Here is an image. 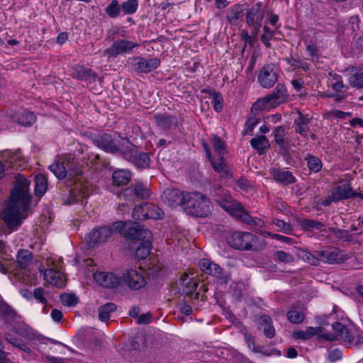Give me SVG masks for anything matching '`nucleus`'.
Wrapping results in <instances>:
<instances>
[{"mask_svg":"<svg viewBox=\"0 0 363 363\" xmlns=\"http://www.w3.org/2000/svg\"><path fill=\"white\" fill-rule=\"evenodd\" d=\"M258 329H263V334L267 338H272L275 336L276 330L273 325L272 318L266 314L260 315L257 320Z\"/></svg>","mask_w":363,"mask_h":363,"instance_id":"nucleus-27","label":"nucleus"},{"mask_svg":"<svg viewBox=\"0 0 363 363\" xmlns=\"http://www.w3.org/2000/svg\"><path fill=\"white\" fill-rule=\"evenodd\" d=\"M150 194V190L141 182H138L123 189L120 196L126 201L135 202L136 200L147 199Z\"/></svg>","mask_w":363,"mask_h":363,"instance_id":"nucleus-12","label":"nucleus"},{"mask_svg":"<svg viewBox=\"0 0 363 363\" xmlns=\"http://www.w3.org/2000/svg\"><path fill=\"white\" fill-rule=\"evenodd\" d=\"M132 173L128 169H118L112 174V183L114 186H125L131 180Z\"/></svg>","mask_w":363,"mask_h":363,"instance_id":"nucleus-32","label":"nucleus"},{"mask_svg":"<svg viewBox=\"0 0 363 363\" xmlns=\"http://www.w3.org/2000/svg\"><path fill=\"white\" fill-rule=\"evenodd\" d=\"M122 279L132 290H139L146 285L144 277L137 270L130 269L123 274Z\"/></svg>","mask_w":363,"mask_h":363,"instance_id":"nucleus-18","label":"nucleus"},{"mask_svg":"<svg viewBox=\"0 0 363 363\" xmlns=\"http://www.w3.org/2000/svg\"><path fill=\"white\" fill-rule=\"evenodd\" d=\"M270 174L277 182L284 186L294 184L296 182L292 172L286 169L272 168L270 169Z\"/></svg>","mask_w":363,"mask_h":363,"instance_id":"nucleus-25","label":"nucleus"},{"mask_svg":"<svg viewBox=\"0 0 363 363\" xmlns=\"http://www.w3.org/2000/svg\"><path fill=\"white\" fill-rule=\"evenodd\" d=\"M244 5L235 4L227 12L226 18L228 22L237 26L243 17Z\"/></svg>","mask_w":363,"mask_h":363,"instance_id":"nucleus-34","label":"nucleus"},{"mask_svg":"<svg viewBox=\"0 0 363 363\" xmlns=\"http://www.w3.org/2000/svg\"><path fill=\"white\" fill-rule=\"evenodd\" d=\"M79 196L74 190V187L66 188L62 194V199L65 204H72L80 201Z\"/></svg>","mask_w":363,"mask_h":363,"instance_id":"nucleus-47","label":"nucleus"},{"mask_svg":"<svg viewBox=\"0 0 363 363\" xmlns=\"http://www.w3.org/2000/svg\"><path fill=\"white\" fill-rule=\"evenodd\" d=\"M142 211V220L145 219H162L164 216L163 211L152 203H143L136 206L133 211V218L135 220H140V216L138 213V211Z\"/></svg>","mask_w":363,"mask_h":363,"instance_id":"nucleus-11","label":"nucleus"},{"mask_svg":"<svg viewBox=\"0 0 363 363\" xmlns=\"http://www.w3.org/2000/svg\"><path fill=\"white\" fill-rule=\"evenodd\" d=\"M264 33L260 37V40L267 47L271 48L270 40L274 35V31L270 30L267 26L263 28Z\"/></svg>","mask_w":363,"mask_h":363,"instance_id":"nucleus-59","label":"nucleus"},{"mask_svg":"<svg viewBox=\"0 0 363 363\" xmlns=\"http://www.w3.org/2000/svg\"><path fill=\"white\" fill-rule=\"evenodd\" d=\"M252 35H249L247 30H242L240 33L241 39L244 40L245 43H248L251 46H253L256 41L255 30L252 32Z\"/></svg>","mask_w":363,"mask_h":363,"instance_id":"nucleus-63","label":"nucleus"},{"mask_svg":"<svg viewBox=\"0 0 363 363\" xmlns=\"http://www.w3.org/2000/svg\"><path fill=\"white\" fill-rule=\"evenodd\" d=\"M294 257L290 253L283 250L277 251L274 254V260L284 263H290L294 261Z\"/></svg>","mask_w":363,"mask_h":363,"instance_id":"nucleus-60","label":"nucleus"},{"mask_svg":"<svg viewBox=\"0 0 363 363\" xmlns=\"http://www.w3.org/2000/svg\"><path fill=\"white\" fill-rule=\"evenodd\" d=\"M328 230L333 233L335 238L340 240L347 242H350L353 240V235L346 230L331 227L328 228Z\"/></svg>","mask_w":363,"mask_h":363,"instance_id":"nucleus-49","label":"nucleus"},{"mask_svg":"<svg viewBox=\"0 0 363 363\" xmlns=\"http://www.w3.org/2000/svg\"><path fill=\"white\" fill-rule=\"evenodd\" d=\"M121 11V6L118 0H112L111 3L106 6L105 11L106 13L112 18H116L119 16Z\"/></svg>","mask_w":363,"mask_h":363,"instance_id":"nucleus-52","label":"nucleus"},{"mask_svg":"<svg viewBox=\"0 0 363 363\" xmlns=\"http://www.w3.org/2000/svg\"><path fill=\"white\" fill-rule=\"evenodd\" d=\"M35 116L31 111H23L18 115L17 122L23 126H30L35 121Z\"/></svg>","mask_w":363,"mask_h":363,"instance_id":"nucleus-50","label":"nucleus"},{"mask_svg":"<svg viewBox=\"0 0 363 363\" xmlns=\"http://www.w3.org/2000/svg\"><path fill=\"white\" fill-rule=\"evenodd\" d=\"M251 233L235 231L228 238V243L233 248L242 251H249Z\"/></svg>","mask_w":363,"mask_h":363,"instance_id":"nucleus-17","label":"nucleus"},{"mask_svg":"<svg viewBox=\"0 0 363 363\" xmlns=\"http://www.w3.org/2000/svg\"><path fill=\"white\" fill-rule=\"evenodd\" d=\"M136 247H131L129 248L135 252V257L138 259H143L146 258L150 253L152 249V239H144L140 242H137Z\"/></svg>","mask_w":363,"mask_h":363,"instance_id":"nucleus-30","label":"nucleus"},{"mask_svg":"<svg viewBox=\"0 0 363 363\" xmlns=\"http://www.w3.org/2000/svg\"><path fill=\"white\" fill-rule=\"evenodd\" d=\"M62 162H64V164L67 168L69 173V176H72V175L76 176V175H79L81 174L80 169H79L77 168V169L73 168V166L74 164V157L73 156H72L71 155H65L62 159Z\"/></svg>","mask_w":363,"mask_h":363,"instance_id":"nucleus-55","label":"nucleus"},{"mask_svg":"<svg viewBox=\"0 0 363 363\" xmlns=\"http://www.w3.org/2000/svg\"><path fill=\"white\" fill-rule=\"evenodd\" d=\"M15 179L6 207L0 213L1 218L11 231L17 230L27 218L33 198L30 192V181L21 174H18Z\"/></svg>","mask_w":363,"mask_h":363,"instance_id":"nucleus-1","label":"nucleus"},{"mask_svg":"<svg viewBox=\"0 0 363 363\" xmlns=\"http://www.w3.org/2000/svg\"><path fill=\"white\" fill-rule=\"evenodd\" d=\"M60 301L64 306H74L78 303V298L74 294H62L60 295Z\"/></svg>","mask_w":363,"mask_h":363,"instance_id":"nucleus-58","label":"nucleus"},{"mask_svg":"<svg viewBox=\"0 0 363 363\" xmlns=\"http://www.w3.org/2000/svg\"><path fill=\"white\" fill-rule=\"evenodd\" d=\"M45 276L47 277H50V282L52 284H55L56 286L61 285V282L58 283L57 281H55L56 278L57 277L59 278V277H60V274L57 272L54 271L52 269H48L45 272Z\"/></svg>","mask_w":363,"mask_h":363,"instance_id":"nucleus-64","label":"nucleus"},{"mask_svg":"<svg viewBox=\"0 0 363 363\" xmlns=\"http://www.w3.org/2000/svg\"><path fill=\"white\" fill-rule=\"evenodd\" d=\"M213 147L219 156H223L226 152L225 144L218 135H213L212 139Z\"/></svg>","mask_w":363,"mask_h":363,"instance_id":"nucleus-56","label":"nucleus"},{"mask_svg":"<svg viewBox=\"0 0 363 363\" xmlns=\"http://www.w3.org/2000/svg\"><path fill=\"white\" fill-rule=\"evenodd\" d=\"M49 169L59 179H65L69 172L64 162H55L50 165Z\"/></svg>","mask_w":363,"mask_h":363,"instance_id":"nucleus-43","label":"nucleus"},{"mask_svg":"<svg viewBox=\"0 0 363 363\" xmlns=\"http://www.w3.org/2000/svg\"><path fill=\"white\" fill-rule=\"evenodd\" d=\"M138 7V0H128L121 5V11L128 15L133 14Z\"/></svg>","mask_w":363,"mask_h":363,"instance_id":"nucleus-53","label":"nucleus"},{"mask_svg":"<svg viewBox=\"0 0 363 363\" xmlns=\"http://www.w3.org/2000/svg\"><path fill=\"white\" fill-rule=\"evenodd\" d=\"M45 290L42 287H38L33 291V297L43 304L47 303V299L45 297Z\"/></svg>","mask_w":363,"mask_h":363,"instance_id":"nucleus-62","label":"nucleus"},{"mask_svg":"<svg viewBox=\"0 0 363 363\" xmlns=\"http://www.w3.org/2000/svg\"><path fill=\"white\" fill-rule=\"evenodd\" d=\"M198 286L199 281L195 277L191 278L184 273L178 281L171 284L169 291L173 294H179L184 302L194 303L200 297L199 291H196Z\"/></svg>","mask_w":363,"mask_h":363,"instance_id":"nucleus-4","label":"nucleus"},{"mask_svg":"<svg viewBox=\"0 0 363 363\" xmlns=\"http://www.w3.org/2000/svg\"><path fill=\"white\" fill-rule=\"evenodd\" d=\"M186 193L177 189H167L162 195L163 202L171 208L182 206L184 208L186 202Z\"/></svg>","mask_w":363,"mask_h":363,"instance_id":"nucleus-13","label":"nucleus"},{"mask_svg":"<svg viewBox=\"0 0 363 363\" xmlns=\"http://www.w3.org/2000/svg\"><path fill=\"white\" fill-rule=\"evenodd\" d=\"M249 251L259 252L266 247L265 240L252 233L250 235Z\"/></svg>","mask_w":363,"mask_h":363,"instance_id":"nucleus-46","label":"nucleus"},{"mask_svg":"<svg viewBox=\"0 0 363 363\" xmlns=\"http://www.w3.org/2000/svg\"><path fill=\"white\" fill-rule=\"evenodd\" d=\"M216 201L220 207L229 213L239 217L245 223H250L251 222L252 218L245 212L242 204L233 199L230 194H223L216 199Z\"/></svg>","mask_w":363,"mask_h":363,"instance_id":"nucleus-7","label":"nucleus"},{"mask_svg":"<svg viewBox=\"0 0 363 363\" xmlns=\"http://www.w3.org/2000/svg\"><path fill=\"white\" fill-rule=\"evenodd\" d=\"M1 157L8 164L9 167L13 168L17 164L20 156L18 152H12L9 150H6L1 152Z\"/></svg>","mask_w":363,"mask_h":363,"instance_id":"nucleus-48","label":"nucleus"},{"mask_svg":"<svg viewBox=\"0 0 363 363\" xmlns=\"http://www.w3.org/2000/svg\"><path fill=\"white\" fill-rule=\"evenodd\" d=\"M123 151L120 157L130 162L138 169H146L150 166V158L149 154L140 151L138 146L129 140L123 145Z\"/></svg>","mask_w":363,"mask_h":363,"instance_id":"nucleus-6","label":"nucleus"},{"mask_svg":"<svg viewBox=\"0 0 363 363\" xmlns=\"http://www.w3.org/2000/svg\"><path fill=\"white\" fill-rule=\"evenodd\" d=\"M139 45L127 40H117L112 45L106 49L104 52L111 57H116L118 55L130 52L133 48L138 47Z\"/></svg>","mask_w":363,"mask_h":363,"instance_id":"nucleus-15","label":"nucleus"},{"mask_svg":"<svg viewBox=\"0 0 363 363\" xmlns=\"http://www.w3.org/2000/svg\"><path fill=\"white\" fill-rule=\"evenodd\" d=\"M134 60L133 67L138 73H149L157 69L160 64V60L156 57L149 60L144 57H135Z\"/></svg>","mask_w":363,"mask_h":363,"instance_id":"nucleus-22","label":"nucleus"},{"mask_svg":"<svg viewBox=\"0 0 363 363\" xmlns=\"http://www.w3.org/2000/svg\"><path fill=\"white\" fill-rule=\"evenodd\" d=\"M264 18V11L262 10V3L254 4L246 13V23L253 27L255 34L257 35Z\"/></svg>","mask_w":363,"mask_h":363,"instance_id":"nucleus-16","label":"nucleus"},{"mask_svg":"<svg viewBox=\"0 0 363 363\" xmlns=\"http://www.w3.org/2000/svg\"><path fill=\"white\" fill-rule=\"evenodd\" d=\"M298 225L305 231H312L313 229L320 230L324 224L320 221L308 218H300L298 220Z\"/></svg>","mask_w":363,"mask_h":363,"instance_id":"nucleus-41","label":"nucleus"},{"mask_svg":"<svg viewBox=\"0 0 363 363\" xmlns=\"http://www.w3.org/2000/svg\"><path fill=\"white\" fill-rule=\"evenodd\" d=\"M115 231L113 224L112 226L105 225L95 228L86 235L85 240L89 247H94L98 244L106 242Z\"/></svg>","mask_w":363,"mask_h":363,"instance_id":"nucleus-10","label":"nucleus"},{"mask_svg":"<svg viewBox=\"0 0 363 363\" xmlns=\"http://www.w3.org/2000/svg\"><path fill=\"white\" fill-rule=\"evenodd\" d=\"M93 277L99 284L105 288H116L121 282L119 277L112 272H96Z\"/></svg>","mask_w":363,"mask_h":363,"instance_id":"nucleus-20","label":"nucleus"},{"mask_svg":"<svg viewBox=\"0 0 363 363\" xmlns=\"http://www.w3.org/2000/svg\"><path fill=\"white\" fill-rule=\"evenodd\" d=\"M202 92L208 93L213 96L212 103L213 105L214 110L216 112H220L223 110V96L219 92L215 91H206L203 89Z\"/></svg>","mask_w":363,"mask_h":363,"instance_id":"nucleus-51","label":"nucleus"},{"mask_svg":"<svg viewBox=\"0 0 363 363\" xmlns=\"http://www.w3.org/2000/svg\"><path fill=\"white\" fill-rule=\"evenodd\" d=\"M114 229L122 235L130 245L137 244L144 239H152V233L143 225L133 221H118L113 223Z\"/></svg>","mask_w":363,"mask_h":363,"instance_id":"nucleus-2","label":"nucleus"},{"mask_svg":"<svg viewBox=\"0 0 363 363\" xmlns=\"http://www.w3.org/2000/svg\"><path fill=\"white\" fill-rule=\"evenodd\" d=\"M74 190L79 196L80 201L82 202L83 199L87 198L94 191V187L88 182L83 183L82 182H74Z\"/></svg>","mask_w":363,"mask_h":363,"instance_id":"nucleus-37","label":"nucleus"},{"mask_svg":"<svg viewBox=\"0 0 363 363\" xmlns=\"http://www.w3.org/2000/svg\"><path fill=\"white\" fill-rule=\"evenodd\" d=\"M332 327L336 335L345 344L352 342L351 339L352 334L345 325L339 322H335L332 325Z\"/></svg>","mask_w":363,"mask_h":363,"instance_id":"nucleus-38","label":"nucleus"},{"mask_svg":"<svg viewBox=\"0 0 363 363\" xmlns=\"http://www.w3.org/2000/svg\"><path fill=\"white\" fill-rule=\"evenodd\" d=\"M259 121L260 119L259 118H257L255 116L252 117H249L245 123V134H246L247 132H252L255 127L258 124Z\"/></svg>","mask_w":363,"mask_h":363,"instance_id":"nucleus-61","label":"nucleus"},{"mask_svg":"<svg viewBox=\"0 0 363 363\" xmlns=\"http://www.w3.org/2000/svg\"><path fill=\"white\" fill-rule=\"evenodd\" d=\"M251 146L257 151L259 155L264 153L265 149L270 147L269 140L265 135H259L250 140Z\"/></svg>","mask_w":363,"mask_h":363,"instance_id":"nucleus-39","label":"nucleus"},{"mask_svg":"<svg viewBox=\"0 0 363 363\" xmlns=\"http://www.w3.org/2000/svg\"><path fill=\"white\" fill-rule=\"evenodd\" d=\"M33 257V253L28 250H19L16 255L17 266L21 269H26L30 264Z\"/></svg>","mask_w":363,"mask_h":363,"instance_id":"nucleus-36","label":"nucleus"},{"mask_svg":"<svg viewBox=\"0 0 363 363\" xmlns=\"http://www.w3.org/2000/svg\"><path fill=\"white\" fill-rule=\"evenodd\" d=\"M352 188L348 182H340L331 190V194L321 201V204L326 207L332 203H337L342 200L352 198Z\"/></svg>","mask_w":363,"mask_h":363,"instance_id":"nucleus-9","label":"nucleus"},{"mask_svg":"<svg viewBox=\"0 0 363 363\" xmlns=\"http://www.w3.org/2000/svg\"><path fill=\"white\" fill-rule=\"evenodd\" d=\"M117 306L113 303H107L103 306H101L98 309L99 319L101 321H107L110 318L111 313L116 311Z\"/></svg>","mask_w":363,"mask_h":363,"instance_id":"nucleus-42","label":"nucleus"},{"mask_svg":"<svg viewBox=\"0 0 363 363\" xmlns=\"http://www.w3.org/2000/svg\"><path fill=\"white\" fill-rule=\"evenodd\" d=\"M305 310L304 305L301 303L293 305L286 313L287 319L294 324L302 323L305 319Z\"/></svg>","mask_w":363,"mask_h":363,"instance_id":"nucleus-28","label":"nucleus"},{"mask_svg":"<svg viewBox=\"0 0 363 363\" xmlns=\"http://www.w3.org/2000/svg\"><path fill=\"white\" fill-rule=\"evenodd\" d=\"M305 160L307 162L308 167L311 172H319L323 167L321 160L314 155L307 154L305 157Z\"/></svg>","mask_w":363,"mask_h":363,"instance_id":"nucleus-44","label":"nucleus"},{"mask_svg":"<svg viewBox=\"0 0 363 363\" xmlns=\"http://www.w3.org/2000/svg\"><path fill=\"white\" fill-rule=\"evenodd\" d=\"M71 75L73 78L79 80L90 79L95 81L97 74L93 72L91 69H87L84 66L76 65L72 68Z\"/></svg>","mask_w":363,"mask_h":363,"instance_id":"nucleus-29","label":"nucleus"},{"mask_svg":"<svg viewBox=\"0 0 363 363\" xmlns=\"http://www.w3.org/2000/svg\"><path fill=\"white\" fill-rule=\"evenodd\" d=\"M213 169L217 173L220 174L222 178H228L231 177L230 167L225 162L223 156H219V158L214 160L213 157L209 160Z\"/></svg>","mask_w":363,"mask_h":363,"instance_id":"nucleus-33","label":"nucleus"},{"mask_svg":"<svg viewBox=\"0 0 363 363\" xmlns=\"http://www.w3.org/2000/svg\"><path fill=\"white\" fill-rule=\"evenodd\" d=\"M13 331L21 337L29 340H34L37 338V335L31 328L24 322H18L17 320L13 325Z\"/></svg>","mask_w":363,"mask_h":363,"instance_id":"nucleus-31","label":"nucleus"},{"mask_svg":"<svg viewBox=\"0 0 363 363\" xmlns=\"http://www.w3.org/2000/svg\"><path fill=\"white\" fill-rule=\"evenodd\" d=\"M184 211L192 216L206 217L212 209L211 201L199 191L186 192Z\"/></svg>","mask_w":363,"mask_h":363,"instance_id":"nucleus-3","label":"nucleus"},{"mask_svg":"<svg viewBox=\"0 0 363 363\" xmlns=\"http://www.w3.org/2000/svg\"><path fill=\"white\" fill-rule=\"evenodd\" d=\"M199 264L203 272L215 277L216 283L220 286H226L230 281V272L221 268L218 264L208 259H202Z\"/></svg>","mask_w":363,"mask_h":363,"instance_id":"nucleus-8","label":"nucleus"},{"mask_svg":"<svg viewBox=\"0 0 363 363\" xmlns=\"http://www.w3.org/2000/svg\"><path fill=\"white\" fill-rule=\"evenodd\" d=\"M321 327H308L306 330H296L293 333V337L295 339L307 340L322 331Z\"/></svg>","mask_w":363,"mask_h":363,"instance_id":"nucleus-40","label":"nucleus"},{"mask_svg":"<svg viewBox=\"0 0 363 363\" xmlns=\"http://www.w3.org/2000/svg\"><path fill=\"white\" fill-rule=\"evenodd\" d=\"M35 186L34 193L35 195L38 197H43L48 190V179L43 174H38L35 176L34 178Z\"/></svg>","mask_w":363,"mask_h":363,"instance_id":"nucleus-35","label":"nucleus"},{"mask_svg":"<svg viewBox=\"0 0 363 363\" xmlns=\"http://www.w3.org/2000/svg\"><path fill=\"white\" fill-rule=\"evenodd\" d=\"M94 145L102 150L121 155L123 151V145L128 140L127 138H123L121 135L108 133H101L91 138Z\"/></svg>","mask_w":363,"mask_h":363,"instance_id":"nucleus-5","label":"nucleus"},{"mask_svg":"<svg viewBox=\"0 0 363 363\" xmlns=\"http://www.w3.org/2000/svg\"><path fill=\"white\" fill-rule=\"evenodd\" d=\"M155 119L157 125L162 129H168L173 124L174 118L168 115H156Z\"/></svg>","mask_w":363,"mask_h":363,"instance_id":"nucleus-54","label":"nucleus"},{"mask_svg":"<svg viewBox=\"0 0 363 363\" xmlns=\"http://www.w3.org/2000/svg\"><path fill=\"white\" fill-rule=\"evenodd\" d=\"M271 107H273V106H271L269 99L267 98V96H264L259 99L253 104L251 108V113L255 116L259 114L263 110Z\"/></svg>","mask_w":363,"mask_h":363,"instance_id":"nucleus-45","label":"nucleus"},{"mask_svg":"<svg viewBox=\"0 0 363 363\" xmlns=\"http://www.w3.org/2000/svg\"><path fill=\"white\" fill-rule=\"evenodd\" d=\"M266 96L269 99L271 106L275 107L286 102L289 99V94L284 84L279 83L273 89L272 93Z\"/></svg>","mask_w":363,"mask_h":363,"instance_id":"nucleus-23","label":"nucleus"},{"mask_svg":"<svg viewBox=\"0 0 363 363\" xmlns=\"http://www.w3.org/2000/svg\"><path fill=\"white\" fill-rule=\"evenodd\" d=\"M349 84L351 86L357 89L363 88V72H356L351 75L348 79Z\"/></svg>","mask_w":363,"mask_h":363,"instance_id":"nucleus-57","label":"nucleus"},{"mask_svg":"<svg viewBox=\"0 0 363 363\" xmlns=\"http://www.w3.org/2000/svg\"><path fill=\"white\" fill-rule=\"evenodd\" d=\"M286 135V128L284 125L277 127L273 131L274 141L279 147L281 154L284 156L289 155L291 149L290 140L285 138Z\"/></svg>","mask_w":363,"mask_h":363,"instance_id":"nucleus-19","label":"nucleus"},{"mask_svg":"<svg viewBox=\"0 0 363 363\" xmlns=\"http://www.w3.org/2000/svg\"><path fill=\"white\" fill-rule=\"evenodd\" d=\"M0 318H1L6 324L13 325L16 323L21 316L17 314L8 303H6L0 296Z\"/></svg>","mask_w":363,"mask_h":363,"instance_id":"nucleus-24","label":"nucleus"},{"mask_svg":"<svg viewBox=\"0 0 363 363\" xmlns=\"http://www.w3.org/2000/svg\"><path fill=\"white\" fill-rule=\"evenodd\" d=\"M277 68L274 64L265 65L260 70L258 81L266 89L271 88L277 81Z\"/></svg>","mask_w":363,"mask_h":363,"instance_id":"nucleus-14","label":"nucleus"},{"mask_svg":"<svg viewBox=\"0 0 363 363\" xmlns=\"http://www.w3.org/2000/svg\"><path fill=\"white\" fill-rule=\"evenodd\" d=\"M297 113L298 117L294 123L295 133L306 138L309 132L308 125L311 122V118L308 114H303L300 111H297Z\"/></svg>","mask_w":363,"mask_h":363,"instance_id":"nucleus-26","label":"nucleus"},{"mask_svg":"<svg viewBox=\"0 0 363 363\" xmlns=\"http://www.w3.org/2000/svg\"><path fill=\"white\" fill-rule=\"evenodd\" d=\"M315 253L322 262L328 264L341 263L346 259L341 253V251L334 247H331L325 250L316 251Z\"/></svg>","mask_w":363,"mask_h":363,"instance_id":"nucleus-21","label":"nucleus"}]
</instances>
